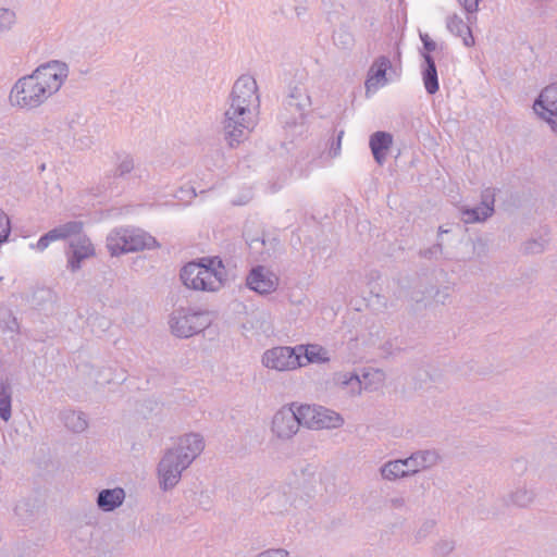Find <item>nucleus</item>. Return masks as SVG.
<instances>
[{"instance_id": "9d476101", "label": "nucleus", "mask_w": 557, "mask_h": 557, "mask_svg": "<svg viewBox=\"0 0 557 557\" xmlns=\"http://www.w3.org/2000/svg\"><path fill=\"white\" fill-rule=\"evenodd\" d=\"M304 345L296 347L277 346L268 349L262 355V364L271 370L290 371L305 366L301 362V356L298 351H302Z\"/></svg>"}, {"instance_id": "f03ea898", "label": "nucleus", "mask_w": 557, "mask_h": 557, "mask_svg": "<svg viewBox=\"0 0 557 557\" xmlns=\"http://www.w3.org/2000/svg\"><path fill=\"white\" fill-rule=\"evenodd\" d=\"M69 72V65L58 60L39 65L14 83L9 94L10 104L24 111L39 108L60 90Z\"/></svg>"}, {"instance_id": "7c9ffc66", "label": "nucleus", "mask_w": 557, "mask_h": 557, "mask_svg": "<svg viewBox=\"0 0 557 557\" xmlns=\"http://www.w3.org/2000/svg\"><path fill=\"white\" fill-rule=\"evenodd\" d=\"M443 240L437 239L431 247L419 250V256L428 260L437 259L443 253Z\"/></svg>"}, {"instance_id": "412c9836", "label": "nucleus", "mask_w": 557, "mask_h": 557, "mask_svg": "<svg viewBox=\"0 0 557 557\" xmlns=\"http://www.w3.org/2000/svg\"><path fill=\"white\" fill-rule=\"evenodd\" d=\"M446 27L450 34L460 37L466 47L474 46L475 41L471 28L456 13L447 16Z\"/></svg>"}, {"instance_id": "c756f323", "label": "nucleus", "mask_w": 557, "mask_h": 557, "mask_svg": "<svg viewBox=\"0 0 557 557\" xmlns=\"http://www.w3.org/2000/svg\"><path fill=\"white\" fill-rule=\"evenodd\" d=\"M134 170V160L131 156L125 154L120 158V162L116 165L114 176L123 177L126 174H129Z\"/></svg>"}, {"instance_id": "ddd939ff", "label": "nucleus", "mask_w": 557, "mask_h": 557, "mask_svg": "<svg viewBox=\"0 0 557 557\" xmlns=\"http://www.w3.org/2000/svg\"><path fill=\"white\" fill-rule=\"evenodd\" d=\"M75 238L69 243L70 250L66 251L67 269L76 272L82 268V262L96 255L95 247L90 238L83 233L73 235Z\"/></svg>"}, {"instance_id": "dca6fc26", "label": "nucleus", "mask_w": 557, "mask_h": 557, "mask_svg": "<svg viewBox=\"0 0 557 557\" xmlns=\"http://www.w3.org/2000/svg\"><path fill=\"white\" fill-rule=\"evenodd\" d=\"M404 460L409 475H412L418 473L420 470L430 469L437 465L440 461V455L436 450H418L412 453L408 458H405Z\"/></svg>"}, {"instance_id": "f257e3e1", "label": "nucleus", "mask_w": 557, "mask_h": 557, "mask_svg": "<svg viewBox=\"0 0 557 557\" xmlns=\"http://www.w3.org/2000/svg\"><path fill=\"white\" fill-rule=\"evenodd\" d=\"M260 109L258 85L251 75L239 76L231 91V104L224 113V139L230 148H235L244 140L257 125V115Z\"/></svg>"}, {"instance_id": "a211bd4d", "label": "nucleus", "mask_w": 557, "mask_h": 557, "mask_svg": "<svg viewBox=\"0 0 557 557\" xmlns=\"http://www.w3.org/2000/svg\"><path fill=\"white\" fill-rule=\"evenodd\" d=\"M391 65V60L385 55L379 57L373 62L366 81L367 91H370L371 89L376 90L380 85L384 86L386 84V71Z\"/></svg>"}, {"instance_id": "0eeeda50", "label": "nucleus", "mask_w": 557, "mask_h": 557, "mask_svg": "<svg viewBox=\"0 0 557 557\" xmlns=\"http://www.w3.org/2000/svg\"><path fill=\"white\" fill-rule=\"evenodd\" d=\"M209 325L206 313L187 308L175 309L170 318L172 333L180 338L191 337Z\"/></svg>"}, {"instance_id": "5701e85b", "label": "nucleus", "mask_w": 557, "mask_h": 557, "mask_svg": "<svg viewBox=\"0 0 557 557\" xmlns=\"http://www.w3.org/2000/svg\"><path fill=\"white\" fill-rule=\"evenodd\" d=\"M62 420L66 429L74 433H81L88 426L87 417L83 411L65 410Z\"/></svg>"}, {"instance_id": "e433bc0d", "label": "nucleus", "mask_w": 557, "mask_h": 557, "mask_svg": "<svg viewBox=\"0 0 557 557\" xmlns=\"http://www.w3.org/2000/svg\"><path fill=\"white\" fill-rule=\"evenodd\" d=\"M101 557H117L121 555L122 545L120 541H115L111 549L98 548Z\"/></svg>"}, {"instance_id": "a878e982", "label": "nucleus", "mask_w": 557, "mask_h": 557, "mask_svg": "<svg viewBox=\"0 0 557 557\" xmlns=\"http://www.w3.org/2000/svg\"><path fill=\"white\" fill-rule=\"evenodd\" d=\"M12 416L11 410V387L7 381L0 382V418L9 421Z\"/></svg>"}, {"instance_id": "c85d7f7f", "label": "nucleus", "mask_w": 557, "mask_h": 557, "mask_svg": "<svg viewBox=\"0 0 557 557\" xmlns=\"http://www.w3.org/2000/svg\"><path fill=\"white\" fill-rule=\"evenodd\" d=\"M345 132L344 129L341 131H333L330 139H329V157L330 158H336L341 154L342 149V139Z\"/></svg>"}, {"instance_id": "393cba45", "label": "nucleus", "mask_w": 557, "mask_h": 557, "mask_svg": "<svg viewBox=\"0 0 557 557\" xmlns=\"http://www.w3.org/2000/svg\"><path fill=\"white\" fill-rule=\"evenodd\" d=\"M494 200H492L491 205L483 202L482 206L465 209L462 211V220L465 223H475L485 221L490 218L494 212L493 207Z\"/></svg>"}, {"instance_id": "bb28decb", "label": "nucleus", "mask_w": 557, "mask_h": 557, "mask_svg": "<svg viewBox=\"0 0 557 557\" xmlns=\"http://www.w3.org/2000/svg\"><path fill=\"white\" fill-rule=\"evenodd\" d=\"M307 363H325L330 361L327 351L319 345L304 346Z\"/></svg>"}, {"instance_id": "c9c22d12", "label": "nucleus", "mask_w": 557, "mask_h": 557, "mask_svg": "<svg viewBox=\"0 0 557 557\" xmlns=\"http://www.w3.org/2000/svg\"><path fill=\"white\" fill-rule=\"evenodd\" d=\"M454 548H455L454 541H448V540H442L435 546L436 553L442 556L448 555L449 553L453 552Z\"/></svg>"}, {"instance_id": "4468645a", "label": "nucleus", "mask_w": 557, "mask_h": 557, "mask_svg": "<svg viewBox=\"0 0 557 557\" xmlns=\"http://www.w3.org/2000/svg\"><path fill=\"white\" fill-rule=\"evenodd\" d=\"M278 284V276L262 265L252 268L246 277V285L260 295L275 292Z\"/></svg>"}, {"instance_id": "58836bf2", "label": "nucleus", "mask_w": 557, "mask_h": 557, "mask_svg": "<svg viewBox=\"0 0 557 557\" xmlns=\"http://www.w3.org/2000/svg\"><path fill=\"white\" fill-rule=\"evenodd\" d=\"M256 557H290L289 553L284 548H270L261 552Z\"/></svg>"}, {"instance_id": "473e14b6", "label": "nucleus", "mask_w": 557, "mask_h": 557, "mask_svg": "<svg viewBox=\"0 0 557 557\" xmlns=\"http://www.w3.org/2000/svg\"><path fill=\"white\" fill-rule=\"evenodd\" d=\"M333 39L337 46L344 49L349 48L354 42L352 35L346 29H338L334 32Z\"/></svg>"}, {"instance_id": "7ed1b4c3", "label": "nucleus", "mask_w": 557, "mask_h": 557, "mask_svg": "<svg viewBox=\"0 0 557 557\" xmlns=\"http://www.w3.org/2000/svg\"><path fill=\"white\" fill-rule=\"evenodd\" d=\"M205 449L203 436L187 433L177 438L175 445L165 449L157 467L159 486L163 492L174 488L182 473L201 455Z\"/></svg>"}, {"instance_id": "b1692460", "label": "nucleus", "mask_w": 557, "mask_h": 557, "mask_svg": "<svg viewBox=\"0 0 557 557\" xmlns=\"http://www.w3.org/2000/svg\"><path fill=\"white\" fill-rule=\"evenodd\" d=\"M380 471L382 478L388 481H395L400 478L409 476V472L404 459L387 461L381 467Z\"/></svg>"}, {"instance_id": "4be33fe9", "label": "nucleus", "mask_w": 557, "mask_h": 557, "mask_svg": "<svg viewBox=\"0 0 557 557\" xmlns=\"http://www.w3.org/2000/svg\"><path fill=\"white\" fill-rule=\"evenodd\" d=\"M536 493L525 484L518 485L508 495V504L518 508H528L535 500Z\"/></svg>"}, {"instance_id": "f8f14e48", "label": "nucleus", "mask_w": 557, "mask_h": 557, "mask_svg": "<svg viewBox=\"0 0 557 557\" xmlns=\"http://www.w3.org/2000/svg\"><path fill=\"white\" fill-rule=\"evenodd\" d=\"M535 114L557 132V83L546 86L533 103Z\"/></svg>"}, {"instance_id": "37998d69", "label": "nucleus", "mask_w": 557, "mask_h": 557, "mask_svg": "<svg viewBox=\"0 0 557 557\" xmlns=\"http://www.w3.org/2000/svg\"><path fill=\"white\" fill-rule=\"evenodd\" d=\"M448 288L445 287L443 290L437 289L434 297L437 302L445 304V300L448 298Z\"/></svg>"}, {"instance_id": "6e6552de", "label": "nucleus", "mask_w": 557, "mask_h": 557, "mask_svg": "<svg viewBox=\"0 0 557 557\" xmlns=\"http://www.w3.org/2000/svg\"><path fill=\"white\" fill-rule=\"evenodd\" d=\"M299 414L310 430L339 429L345 423L341 413L320 405L300 404Z\"/></svg>"}, {"instance_id": "79ce46f5", "label": "nucleus", "mask_w": 557, "mask_h": 557, "mask_svg": "<svg viewBox=\"0 0 557 557\" xmlns=\"http://www.w3.org/2000/svg\"><path fill=\"white\" fill-rule=\"evenodd\" d=\"M391 506L396 509L404 508L406 506V500L404 497H394L389 499Z\"/></svg>"}, {"instance_id": "a19ab883", "label": "nucleus", "mask_w": 557, "mask_h": 557, "mask_svg": "<svg viewBox=\"0 0 557 557\" xmlns=\"http://www.w3.org/2000/svg\"><path fill=\"white\" fill-rule=\"evenodd\" d=\"M423 293H417V292H412L410 295H409V298L416 302H420L423 300ZM404 297H408V292L405 290L404 288H400L398 290V294H397V298H404Z\"/></svg>"}, {"instance_id": "2f4dec72", "label": "nucleus", "mask_w": 557, "mask_h": 557, "mask_svg": "<svg viewBox=\"0 0 557 557\" xmlns=\"http://www.w3.org/2000/svg\"><path fill=\"white\" fill-rule=\"evenodd\" d=\"M548 240L540 237L539 239H530L524 244L523 250L528 255L541 253L544 251Z\"/></svg>"}, {"instance_id": "39448f33", "label": "nucleus", "mask_w": 557, "mask_h": 557, "mask_svg": "<svg viewBox=\"0 0 557 557\" xmlns=\"http://www.w3.org/2000/svg\"><path fill=\"white\" fill-rule=\"evenodd\" d=\"M106 246L111 256L117 257L123 253L158 248L160 244L152 235L141 228L121 227L109 233Z\"/></svg>"}, {"instance_id": "f704fd0d", "label": "nucleus", "mask_w": 557, "mask_h": 557, "mask_svg": "<svg viewBox=\"0 0 557 557\" xmlns=\"http://www.w3.org/2000/svg\"><path fill=\"white\" fill-rule=\"evenodd\" d=\"M212 498L208 491H200L197 496V505L205 510H209L212 507Z\"/></svg>"}, {"instance_id": "de8ad7c7", "label": "nucleus", "mask_w": 557, "mask_h": 557, "mask_svg": "<svg viewBox=\"0 0 557 557\" xmlns=\"http://www.w3.org/2000/svg\"><path fill=\"white\" fill-rule=\"evenodd\" d=\"M112 542H113V541H112V539H111L110 536H108V537L106 539V543H107V544H111Z\"/></svg>"}, {"instance_id": "aec40b11", "label": "nucleus", "mask_w": 557, "mask_h": 557, "mask_svg": "<svg viewBox=\"0 0 557 557\" xmlns=\"http://www.w3.org/2000/svg\"><path fill=\"white\" fill-rule=\"evenodd\" d=\"M422 59L421 74L424 88L429 95H435L440 90L435 60L430 53H422Z\"/></svg>"}, {"instance_id": "20e7f679", "label": "nucleus", "mask_w": 557, "mask_h": 557, "mask_svg": "<svg viewBox=\"0 0 557 557\" xmlns=\"http://www.w3.org/2000/svg\"><path fill=\"white\" fill-rule=\"evenodd\" d=\"M180 276L187 288L216 292L225 281V268L220 257H203L185 264Z\"/></svg>"}, {"instance_id": "6ab92c4d", "label": "nucleus", "mask_w": 557, "mask_h": 557, "mask_svg": "<svg viewBox=\"0 0 557 557\" xmlns=\"http://www.w3.org/2000/svg\"><path fill=\"white\" fill-rule=\"evenodd\" d=\"M393 145L391 133L377 131L370 136L369 146L375 162L382 165L386 160V152Z\"/></svg>"}, {"instance_id": "ea45409f", "label": "nucleus", "mask_w": 557, "mask_h": 557, "mask_svg": "<svg viewBox=\"0 0 557 557\" xmlns=\"http://www.w3.org/2000/svg\"><path fill=\"white\" fill-rule=\"evenodd\" d=\"M467 13H475L479 10L481 0H458Z\"/></svg>"}, {"instance_id": "a18cd8bd", "label": "nucleus", "mask_w": 557, "mask_h": 557, "mask_svg": "<svg viewBox=\"0 0 557 557\" xmlns=\"http://www.w3.org/2000/svg\"><path fill=\"white\" fill-rule=\"evenodd\" d=\"M350 383H354L358 387L360 386V380L357 375H351L349 377V380L344 381V384H350Z\"/></svg>"}, {"instance_id": "4c0bfd02", "label": "nucleus", "mask_w": 557, "mask_h": 557, "mask_svg": "<svg viewBox=\"0 0 557 557\" xmlns=\"http://www.w3.org/2000/svg\"><path fill=\"white\" fill-rule=\"evenodd\" d=\"M420 39L423 44V49H424V51L420 52L421 55H422V53L431 54V52L436 49V42L433 39H431L428 34H420Z\"/></svg>"}, {"instance_id": "9b49d317", "label": "nucleus", "mask_w": 557, "mask_h": 557, "mask_svg": "<svg viewBox=\"0 0 557 557\" xmlns=\"http://www.w3.org/2000/svg\"><path fill=\"white\" fill-rule=\"evenodd\" d=\"M300 500V487L297 483H284L265 498L267 506L273 515L289 513Z\"/></svg>"}, {"instance_id": "49530a36", "label": "nucleus", "mask_w": 557, "mask_h": 557, "mask_svg": "<svg viewBox=\"0 0 557 557\" xmlns=\"http://www.w3.org/2000/svg\"><path fill=\"white\" fill-rule=\"evenodd\" d=\"M448 233H450L449 228H445L444 226H440L438 230H437V239L442 240V236L444 234H448Z\"/></svg>"}, {"instance_id": "423d86ee", "label": "nucleus", "mask_w": 557, "mask_h": 557, "mask_svg": "<svg viewBox=\"0 0 557 557\" xmlns=\"http://www.w3.org/2000/svg\"><path fill=\"white\" fill-rule=\"evenodd\" d=\"M300 405L290 403L281 407L272 417L271 432L280 441L292 440L300 426H305V420L299 414Z\"/></svg>"}, {"instance_id": "cd10ccee", "label": "nucleus", "mask_w": 557, "mask_h": 557, "mask_svg": "<svg viewBox=\"0 0 557 557\" xmlns=\"http://www.w3.org/2000/svg\"><path fill=\"white\" fill-rule=\"evenodd\" d=\"M17 23L16 12L10 8H0V35L10 33Z\"/></svg>"}, {"instance_id": "f3484780", "label": "nucleus", "mask_w": 557, "mask_h": 557, "mask_svg": "<svg viewBox=\"0 0 557 557\" xmlns=\"http://www.w3.org/2000/svg\"><path fill=\"white\" fill-rule=\"evenodd\" d=\"M125 491L122 487L103 488L96 498L97 507L103 512L114 511L125 500Z\"/></svg>"}, {"instance_id": "2eb2a0df", "label": "nucleus", "mask_w": 557, "mask_h": 557, "mask_svg": "<svg viewBox=\"0 0 557 557\" xmlns=\"http://www.w3.org/2000/svg\"><path fill=\"white\" fill-rule=\"evenodd\" d=\"M83 228L84 223L82 221L65 222L40 236L37 243L35 245L32 244L30 247L37 249L38 251H44L52 242L73 237V235L79 234Z\"/></svg>"}, {"instance_id": "1a4fd4ad", "label": "nucleus", "mask_w": 557, "mask_h": 557, "mask_svg": "<svg viewBox=\"0 0 557 557\" xmlns=\"http://www.w3.org/2000/svg\"><path fill=\"white\" fill-rule=\"evenodd\" d=\"M310 106V97L299 87H294L284 101L280 121L286 128L302 126L306 120V111Z\"/></svg>"}, {"instance_id": "72a5a7b5", "label": "nucleus", "mask_w": 557, "mask_h": 557, "mask_svg": "<svg viewBox=\"0 0 557 557\" xmlns=\"http://www.w3.org/2000/svg\"><path fill=\"white\" fill-rule=\"evenodd\" d=\"M11 234V221L8 214L0 210V246L4 244Z\"/></svg>"}, {"instance_id": "c03bdc74", "label": "nucleus", "mask_w": 557, "mask_h": 557, "mask_svg": "<svg viewBox=\"0 0 557 557\" xmlns=\"http://www.w3.org/2000/svg\"><path fill=\"white\" fill-rule=\"evenodd\" d=\"M9 331L11 332H16L18 333V329H20V325H18V322L16 320L15 317H12V320L11 322L8 324V327H7Z\"/></svg>"}]
</instances>
